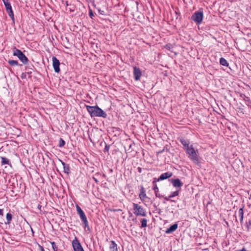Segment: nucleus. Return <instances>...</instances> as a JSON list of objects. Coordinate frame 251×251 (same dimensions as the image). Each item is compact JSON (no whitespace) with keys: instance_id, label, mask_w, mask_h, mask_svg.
Returning <instances> with one entry per match:
<instances>
[{"instance_id":"17","label":"nucleus","mask_w":251,"mask_h":251,"mask_svg":"<svg viewBox=\"0 0 251 251\" xmlns=\"http://www.w3.org/2000/svg\"><path fill=\"white\" fill-rule=\"evenodd\" d=\"M60 161L61 162L64 169V172L65 173H66L68 174L70 172V167L68 164H66L65 162L62 161V160H60Z\"/></svg>"},{"instance_id":"35","label":"nucleus","mask_w":251,"mask_h":251,"mask_svg":"<svg viewBox=\"0 0 251 251\" xmlns=\"http://www.w3.org/2000/svg\"><path fill=\"white\" fill-rule=\"evenodd\" d=\"M1 223L0 222V225L1 224Z\"/></svg>"},{"instance_id":"16","label":"nucleus","mask_w":251,"mask_h":251,"mask_svg":"<svg viewBox=\"0 0 251 251\" xmlns=\"http://www.w3.org/2000/svg\"><path fill=\"white\" fill-rule=\"evenodd\" d=\"M110 251H118L117 245L114 241H111L109 244Z\"/></svg>"},{"instance_id":"7","label":"nucleus","mask_w":251,"mask_h":251,"mask_svg":"<svg viewBox=\"0 0 251 251\" xmlns=\"http://www.w3.org/2000/svg\"><path fill=\"white\" fill-rule=\"evenodd\" d=\"M6 8V11L8 13L9 16L13 20H14V13L12 9L11 4L8 0H2Z\"/></svg>"},{"instance_id":"24","label":"nucleus","mask_w":251,"mask_h":251,"mask_svg":"<svg viewBox=\"0 0 251 251\" xmlns=\"http://www.w3.org/2000/svg\"><path fill=\"white\" fill-rule=\"evenodd\" d=\"M6 218L7 220V222L6 223V224H8L10 223V221H11L12 215L10 213H8L6 214Z\"/></svg>"},{"instance_id":"31","label":"nucleus","mask_w":251,"mask_h":251,"mask_svg":"<svg viewBox=\"0 0 251 251\" xmlns=\"http://www.w3.org/2000/svg\"><path fill=\"white\" fill-rule=\"evenodd\" d=\"M247 251L246 250V249H245L244 248H243L242 249H241V250H237V251Z\"/></svg>"},{"instance_id":"33","label":"nucleus","mask_w":251,"mask_h":251,"mask_svg":"<svg viewBox=\"0 0 251 251\" xmlns=\"http://www.w3.org/2000/svg\"><path fill=\"white\" fill-rule=\"evenodd\" d=\"M246 98L247 99V100H249V97H246Z\"/></svg>"},{"instance_id":"11","label":"nucleus","mask_w":251,"mask_h":251,"mask_svg":"<svg viewBox=\"0 0 251 251\" xmlns=\"http://www.w3.org/2000/svg\"><path fill=\"white\" fill-rule=\"evenodd\" d=\"M133 75L135 80L137 81L140 80L142 76V72L139 68L136 67H133Z\"/></svg>"},{"instance_id":"6","label":"nucleus","mask_w":251,"mask_h":251,"mask_svg":"<svg viewBox=\"0 0 251 251\" xmlns=\"http://www.w3.org/2000/svg\"><path fill=\"white\" fill-rule=\"evenodd\" d=\"M13 55L17 56L19 59L24 64L27 63L28 59L25 55L19 50L14 48Z\"/></svg>"},{"instance_id":"15","label":"nucleus","mask_w":251,"mask_h":251,"mask_svg":"<svg viewBox=\"0 0 251 251\" xmlns=\"http://www.w3.org/2000/svg\"><path fill=\"white\" fill-rule=\"evenodd\" d=\"M177 224H175L172 225L169 228H168L165 231L166 233L170 234L175 231L177 228Z\"/></svg>"},{"instance_id":"25","label":"nucleus","mask_w":251,"mask_h":251,"mask_svg":"<svg viewBox=\"0 0 251 251\" xmlns=\"http://www.w3.org/2000/svg\"><path fill=\"white\" fill-rule=\"evenodd\" d=\"M141 227H145L147 226V221L145 219H143L141 221Z\"/></svg>"},{"instance_id":"8","label":"nucleus","mask_w":251,"mask_h":251,"mask_svg":"<svg viewBox=\"0 0 251 251\" xmlns=\"http://www.w3.org/2000/svg\"><path fill=\"white\" fill-rule=\"evenodd\" d=\"M186 151L187 153L189 154V157L191 159L195 161H197L198 160L196 152L192 145L186 149Z\"/></svg>"},{"instance_id":"22","label":"nucleus","mask_w":251,"mask_h":251,"mask_svg":"<svg viewBox=\"0 0 251 251\" xmlns=\"http://www.w3.org/2000/svg\"><path fill=\"white\" fill-rule=\"evenodd\" d=\"M1 164L2 165L10 164L9 160L8 159H7L4 157H1Z\"/></svg>"},{"instance_id":"27","label":"nucleus","mask_w":251,"mask_h":251,"mask_svg":"<svg viewBox=\"0 0 251 251\" xmlns=\"http://www.w3.org/2000/svg\"><path fill=\"white\" fill-rule=\"evenodd\" d=\"M65 141L61 138L59 140V147H62L64 146L65 145Z\"/></svg>"},{"instance_id":"26","label":"nucleus","mask_w":251,"mask_h":251,"mask_svg":"<svg viewBox=\"0 0 251 251\" xmlns=\"http://www.w3.org/2000/svg\"><path fill=\"white\" fill-rule=\"evenodd\" d=\"M178 194H179L178 191H175V192H172L170 194V195L169 196V198H173L174 197H176V196L178 195Z\"/></svg>"},{"instance_id":"21","label":"nucleus","mask_w":251,"mask_h":251,"mask_svg":"<svg viewBox=\"0 0 251 251\" xmlns=\"http://www.w3.org/2000/svg\"><path fill=\"white\" fill-rule=\"evenodd\" d=\"M153 190L154 191L155 196L157 197L161 198V196L159 194V189L156 185H155L153 188Z\"/></svg>"},{"instance_id":"2","label":"nucleus","mask_w":251,"mask_h":251,"mask_svg":"<svg viewBox=\"0 0 251 251\" xmlns=\"http://www.w3.org/2000/svg\"><path fill=\"white\" fill-rule=\"evenodd\" d=\"M76 209L77 212L78 214L79 215L82 222L84 224V227L85 228H89V225H88V222L86 218V216L84 213V212L83 211V210L81 209V208L78 205H76Z\"/></svg>"},{"instance_id":"14","label":"nucleus","mask_w":251,"mask_h":251,"mask_svg":"<svg viewBox=\"0 0 251 251\" xmlns=\"http://www.w3.org/2000/svg\"><path fill=\"white\" fill-rule=\"evenodd\" d=\"M139 197L140 199V200L144 201L145 200V199L147 198V195L146 194V191L145 190V189L143 187H142L140 192L139 195Z\"/></svg>"},{"instance_id":"13","label":"nucleus","mask_w":251,"mask_h":251,"mask_svg":"<svg viewBox=\"0 0 251 251\" xmlns=\"http://www.w3.org/2000/svg\"><path fill=\"white\" fill-rule=\"evenodd\" d=\"M171 181L173 186L176 188H180L183 185V183L178 178L172 179Z\"/></svg>"},{"instance_id":"3","label":"nucleus","mask_w":251,"mask_h":251,"mask_svg":"<svg viewBox=\"0 0 251 251\" xmlns=\"http://www.w3.org/2000/svg\"><path fill=\"white\" fill-rule=\"evenodd\" d=\"M76 209L77 212L78 214L79 215L82 222L84 224V227L85 228H89V225H88V222L86 218V216L84 213V212L83 211V210L81 209V208L78 205H76Z\"/></svg>"},{"instance_id":"29","label":"nucleus","mask_w":251,"mask_h":251,"mask_svg":"<svg viewBox=\"0 0 251 251\" xmlns=\"http://www.w3.org/2000/svg\"><path fill=\"white\" fill-rule=\"evenodd\" d=\"M0 216L3 215V210L2 209H0Z\"/></svg>"},{"instance_id":"32","label":"nucleus","mask_w":251,"mask_h":251,"mask_svg":"<svg viewBox=\"0 0 251 251\" xmlns=\"http://www.w3.org/2000/svg\"><path fill=\"white\" fill-rule=\"evenodd\" d=\"M170 198H169V197H165V199L166 200H167V201H169Z\"/></svg>"},{"instance_id":"34","label":"nucleus","mask_w":251,"mask_h":251,"mask_svg":"<svg viewBox=\"0 0 251 251\" xmlns=\"http://www.w3.org/2000/svg\"><path fill=\"white\" fill-rule=\"evenodd\" d=\"M139 172H141V168H139Z\"/></svg>"},{"instance_id":"1","label":"nucleus","mask_w":251,"mask_h":251,"mask_svg":"<svg viewBox=\"0 0 251 251\" xmlns=\"http://www.w3.org/2000/svg\"><path fill=\"white\" fill-rule=\"evenodd\" d=\"M86 109L90 116L93 117H100L106 118L107 114L106 113L97 106H86Z\"/></svg>"},{"instance_id":"9","label":"nucleus","mask_w":251,"mask_h":251,"mask_svg":"<svg viewBox=\"0 0 251 251\" xmlns=\"http://www.w3.org/2000/svg\"><path fill=\"white\" fill-rule=\"evenodd\" d=\"M72 246L74 251H84L80 243L76 237L72 241Z\"/></svg>"},{"instance_id":"5","label":"nucleus","mask_w":251,"mask_h":251,"mask_svg":"<svg viewBox=\"0 0 251 251\" xmlns=\"http://www.w3.org/2000/svg\"><path fill=\"white\" fill-rule=\"evenodd\" d=\"M202 19L203 12L201 11H196L191 17V19L197 25L201 23Z\"/></svg>"},{"instance_id":"4","label":"nucleus","mask_w":251,"mask_h":251,"mask_svg":"<svg viewBox=\"0 0 251 251\" xmlns=\"http://www.w3.org/2000/svg\"><path fill=\"white\" fill-rule=\"evenodd\" d=\"M133 213L136 216H146L145 210L137 203H133Z\"/></svg>"},{"instance_id":"20","label":"nucleus","mask_w":251,"mask_h":251,"mask_svg":"<svg viewBox=\"0 0 251 251\" xmlns=\"http://www.w3.org/2000/svg\"><path fill=\"white\" fill-rule=\"evenodd\" d=\"M220 63L221 65L227 67L228 66V63L226 60L225 58L222 57L220 59Z\"/></svg>"},{"instance_id":"28","label":"nucleus","mask_w":251,"mask_h":251,"mask_svg":"<svg viewBox=\"0 0 251 251\" xmlns=\"http://www.w3.org/2000/svg\"><path fill=\"white\" fill-rule=\"evenodd\" d=\"M51 246L54 251H57V247L54 242H51Z\"/></svg>"},{"instance_id":"12","label":"nucleus","mask_w":251,"mask_h":251,"mask_svg":"<svg viewBox=\"0 0 251 251\" xmlns=\"http://www.w3.org/2000/svg\"><path fill=\"white\" fill-rule=\"evenodd\" d=\"M173 175L172 172H167L161 174L157 179L158 181H162L167 178H170Z\"/></svg>"},{"instance_id":"18","label":"nucleus","mask_w":251,"mask_h":251,"mask_svg":"<svg viewBox=\"0 0 251 251\" xmlns=\"http://www.w3.org/2000/svg\"><path fill=\"white\" fill-rule=\"evenodd\" d=\"M180 141L184 146L185 150L190 147L189 145V141L188 140L184 139H181Z\"/></svg>"},{"instance_id":"19","label":"nucleus","mask_w":251,"mask_h":251,"mask_svg":"<svg viewBox=\"0 0 251 251\" xmlns=\"http://www.w3.org/2000/svg\"><path fill=\"white\" fill-rule=\"evenodd\" d=\"M244 206L240 208L238 211V214L239 216L240 217V223L241 224H242L243 222V219H244V210H243Z\"/></svg>"},{"instance_id":"30","label":"nucleus","mask_w":251,"mask_h":251,"mask_svg":"<svg viewBox=\"0 0 251 251\" xmlns=\"http://www.w3.org/2000/svg\"><path fill=\"white\" fill-rule=\"evenodd\" d=\"M89 14H90V16L92 18V16H93V14L92 11L91 10L90 11Z\"/></svg>"},{"instance_id":"10","label":"nucleus","mask_w":251,"mask_h":251,"mask_svg":"<svg viewBox=\"0 0 251 251\" xmlns=\"http://www.w3.org/2000/svg\"><path fill=\"white\" fill-rule=\"evenodd\" d=\"M52 65L55 72L58 73L60 72V62L55 56L52 57Z\"/></svg>"},{"instance_id":"23","label":"nucleus","mask_w":251,"mask_h":251,"mask_svg":"<svg viewBox=\"0 0 251 251\" xmlns=\"http://www.w3.org/2000/svg\"><path fill=\"white\" fill-rule=\"evenodd\" d=\"M8 62L11 66H18L19 65L18 62L16 60H9Z\"/></svg>"}]
</instances>
